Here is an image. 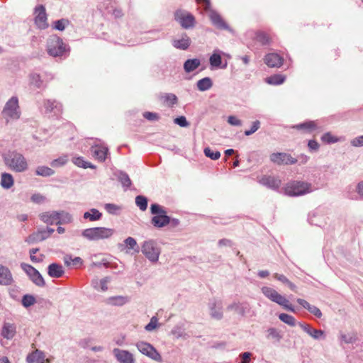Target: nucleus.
Listing matches in <instances>:
<instances>
[{"label":"nucleus","instance_id":"7ed1b4c3","mask_svg":"<svg viewBox=\"0 0 363 363\" xmlns=\"http://www.w3.org/2000/svg\"><path fill=\"white\" fill-rule=\"evenodd\" d=\"M262 291L266 297H267L272 301L275 302L279 306H282L283 308L291 312H295L294 307L289 303V300H287L282 295L279 294L275 289L268 286H264L262 288Z\"/></svg>","mask_w":363,"mask_h":363},{"label":"nucleus","instance_id":"bf43d9fd","mask_svg":"<svg viewBox=\"0 0 363 363\" xmlns=\"http://www.w3.org/2000/svg\"><path fill=\"white\" fill-rule=\"evenodd\" d=\"M308 311L318 318H320L322 316L320 310L315 306H311Z\"/></svg>","mask_w":363,"mask_h":363},{"label":"nucleus","instance_id":"72a5a7b5","mask_svg":"<svg viewBox=\"0 0 363 363\" xmlns=\"http://www.w3.org/2000/svg\"><path fill=\"white\" fill-rule=\"evenodd\" d=\"M55 171L51 168L45 166H39L36 168L35 174L38 176L49 177L53 175Z\"/></svg>","mask_w":363,"mask_h":363},{"label":"nucleus","instance_id":"4468645a","mask_svg":"<svg viewBox=\"0 0 363 363\" xmlns=\"http://www.w3.org/2000/svg\"><path fill=\"white\" fill-rule=\"evenodd\" d=\"M264 61L269 67H280L284 63V58L277 53L272 52L264 56Z\"/></svg>","mask_w":363,"mask_h":363},{"label":"nucleus","instance_id":"79ce46f5","mask_svg":"<svg viewBox=\"0 0 363 363\" xmlns=\"http://www.w3.org/2000/svg\"><path fill=\"white\" fill-rule=\"evenodd\" d=\"M35 302V298L31 295H25L22 298V304L25 307H29Z\"/></svg>","mask_w":363,"mask_h":363},{"label":"nucleus","instance_id":"4c0bfd02","mask_svg":"<svg viewBox=\"0 0 363 363\" xmlns=\"http://www.w3.org/2000/svg\"><path fill=\"white\" fill-rule=\"evenodd\" d=\"M204 155L211 160H216L220 158V153L219 151L213 150L210 147H206L203 150Z\"/></svg>","mask_w":363,"mask_h":363},{"label":"nucleus","instance_id":"58836bf2","mask_svg":"<svg viewBox=\"0 0 363 363\" xmlns=\"http://www.w3.org/2000/svg\"><path fill=\"white\" fill-rule=\"evenodd\" d=\"M210 65L212 67H218L222 62V58L220 54L213 53L209 59Z\"/></svg>","mask_w":363,"mask_h":363},{"label":"nucleus","instance_id":"f3484780","mask_svg":"<svg viewBox=\"0 0 363 363\" xmlns=\"http://www.w3.org/2000/svg\"><path fill=\"white\" fill-rule=\"evenodd\" d=\"M60 215L61 213L55 211L52 213L47 212L42 213L40 217L43 222L48 224H60L61 223Z\"/></svg>","mask_w":363,"mask_h":363},{"label":"nucleus","instance_id":"c756f323","mask_svg":"<svg viewBox=\"0 0 363 363\" xmlns=\"http://www.w3.org/2000/svg\"><path fill=\"white\" fill-rule=\"evenodd\" d=\"M14 183L13 176L9 173H3L1 177V185L4 189H10Z\"/></svg>","mask_w":363,"mask_h":363},{"label":"nucleus","instance_id":"6ab92c4d","mask_svg":"<svg viewBox=\"0 0 363 363\" xmlns=\"http://www.w3.org/2000/svg\"><path fill=\"white\" fill-rule=\"evenodd\" d=\"M28 363H49L48 359L45 358L44 353L36 350L27 357Z\"/></svg>","mask_w":363,"mask_h":363},{"label":"nucleus","instance_id":"c03bdc74","mask_svg":"<svg viewBox=\"0 0 363 363\" xmlns=\"http://www.w3.org/2000/svg\"><path fill=\"white\" fill-rule=\"evenodd\" d=\"M119 179L123 186L128 188L131 186V180L127 174H121Z\"/></svg>","mask_w":363,"mask_h":363},{"label":"nucleus","instance_id":"20e7f679","mask_svg":"<svg viewBox=\"0 0 363 363\" xmlns=\"http://www.w3.org/2000/svg\"><path fill=\"white\" fill-rule=\"evenodd\" d=\"M150 210L152 214H157L152 218V223L154 226L162 228L170 223V218L167 216L166 211L158 204H152Z\"/></svg>","mask_w":363,"mask_h":363},{"label":"nucleus","instance_id":"2eb2a0df","mask_svg":"<svg viewBox=\"0 0 363 363\" xmlns=\"http://www.w3.org/2000/svg\"><path fill=\"white\" fill-rule=\"evenodd\" d=\"M93 157L99 162H104L106 159L108 149L102 145H94L91 148Z\"/></svg>","mask_w":363,"mask_h":363},{"label":"nucleus","instance_id":"2f4dec72","mask_svg":"<svg viewBox=\"0 0 363 363\" xmlns=\"http://www.w3.org/2000/svg\"><path fill=\"white\" fill-rule=\"evenodd\" d=\"M102 213L96 208H91L90 211L84 213V218L90 221H96L101 219Z\"/></svg>","mask_w":363,"mask_h":363},{"label":"nucleus","instance_id":"dca6fc26","mask_svg":"<svg viewBox=\"0 0 363 363\" xmlns=\"http://www.w3.org/2000/svg\"><path fill=\"white\" fill-rule=\"evenodd\" d=\"M113 354L121 363H133L134 359L133 354L126 350L114 349Z\"/></svg>","mask_w":363,"mask_h":363},{"label":"nucleus","instance_id":"49530a36","mask_svg":"<svg viewBox=\"0 0 363 363\" xmlns=\"http://www.w3.org/2000/svg\"><path fill=\"white\" fill-rule=\"evenodd\" d=\"M321 140L323 142L326 143H335L337 139L333 136L330 133H325L322 137Z\"/></svg>","mask_w":363,"mask_h":363},{"label":"nucleus","instance_id":"3c124183","mask_svg":"<svg viewBox=\"0 0 363 363\" xmlns=\"http://www.w3.org/2000/svg\"><path fill=\"white\" fill-rule=\"evenodd\" d=\"M143 117L149 121H157L160 118L157 113L149 111L145 112L143 113Z\"/></svg>","mask_w":363,"mask_h":363},{"label":"nucleus","instance_id":"aec40b11","mask_svg":"<svg viewBox=\"0 0 363 363\" xmlns=\"http://www.w3.org/2000/svg\"><path fill=\"white\" fill-rule=\"evenodd\" d=\"M209 18L212 23L218 29L226 30L228 28V25L221 18V16L216 11H211L209 14Z\"/></svg>","mask_w":363,"mask_h":363},{"label":"nucleus","instance_id":"774afa93","mask_svg":"<svg viewBox=\"0 0 363 363\" xmlns=\"http://www.w3.org/2000/svg\"><path fill=\"white\" fill-rule=\"evenodd\" d=\"M251 354L250 352H244L242 354V360L240 363H249Z\"/></svg>","mask_w":363,"mask_h":363},{"label":"nucleus","instance_id":"9b49d317","mask_svg":"<svg viewBox=\"0 0 363 363\" xmlns=\"http://www.w3.org/2000/svg\"><path fill=\"white\" fill-rule=\"evenodd\" d=\"M270 160L278 165L294 164L297 162L296 158L285 152L272 153Z\"/></svg>","mask_w":363,"mask_h":363},{"label":"nucleus","instance_id":"ea45409f","mask_svg":"<svg viewBox=\"0 0 363 363\" xmlns=\"http://www.w3.org/2000/svg\"><path fill=\"white\" fill-rule=\"evenodd\" d=\"M124 242L129 249L135 250L137 252H139V247L137 242L133 238L128 237L125 240Z\"/></svg>","mask_w":363,"mask_h":363},{"label":"nucleus","instance_id":"f257e3e1","mask_svg":"<svg viewBox=\"0 0 363 363\" xmlns=\"http://www.w3.org/2000/svg\"><path fill=\"white\" fill-rule=\"evenodd\" d=\"M113 228L105 227H94L84 230L82 235L89 240H99L111 238L114 234Z\"/></svg>","mask_w":363,"mask_h":363},{"label":"nucleus","instance_id":"bb28decb","mask_svg":"<svg viewBox=\"0 0 363 363\" xmlns=\"http://www.w3.org/2000/svg\"><path fill=\"white\" fill-rule=\"evenodd\" d=\"M261 182L262 184L266 185L272 189H277L281 185V180L274 177H264Z\"/></svg>","mask_w":363,"mask_h":363},{"label":"nucleus","instance_id":"864d4df0","mask_svg":"<svg viewBox=\"0 0 363 363\" xmlns=\"http://www.w3.org/2000/svg\"><path fill=\"white\" fill-rule=\"evenodd\" d=\"M323 334L324 333L323 330L312 328L309 335L313 337L314 339H319L323 336Z\"/></svg>","mask_w":363,"mask_h":363},{"label":"nucleus","instance_id":"393cba45","mask_svg":"<svg viewBox=\"0 0 363 363\" xmlns=\"http://www.w3.org/2000/svg\"><path fill=\"white\" fill-rule=\"evenodd\" d=\"M16 334V326L10 323H4L2 330L1 335L8 340L12 339Z\"/></svg>","mask_w":363,"mask_h":363},{"label":"nucleus","instance_id":"1a4fd4ad","mask_svg":"<svg viewBox=\"0 0 363 363\" xmlns=\"http://www.w3.org/2000/svg\"><path fill=\"white\" fill-rule=\"evenodd\" d=\"M142 252L151 262L157 261L160 253V250L156 247L155 242L152 240L144 242L142 245Z\"/></svg>","mask_w":363,"mask_h":363},{"label":"nucleus","instance_id":"0eeeda50","mask_svg":"<svg viewBox=\"0 0 363 363\" xmlns=\"http://www.w3.org/2000/svg\"><path fill=\"white\" fill-rule=\"evenodd\" d=\"M174 20L185 29L193 28L194 26V16L185 10L177 9L174 13Z\"/></svg>","mask_w":363,"mask_h":363},{"label":"nucleus","instance_id":"680f3d73","mask_svg":"<svg viewBox=\"0 0 363 363\" xmlns=\"http://www.w3.org/2000/svg\"><path fill=\"white\" fill-rule=\"evenodd\" d=\"M31 200L35 203H41L45 200V197L39 194H33L31 197Z\"/></svg>","mask_w":363,"mask_h":363},{"label":"nucleus","instance_id":"603ef678","mask_svg":"<svg viewBox=\"0 0 363 363\" xmlns=\"http://www.w3.org/2000/svg\"><path fill=\"white\" fill-rule=\"evenodd\" d=\"M174 121L176 124L181 127H187L189 125V123L184 116H179L176 118Z\"/></svg>","mask_w":363,"mask_h":363},{"label":"nucleus","instance_id":"412c9836","mask_svg":"<svg viewBox=\"0 0 363 363\" xmlns=\"http://www.w3.org/2000/svg\"><path fill=\"white\" fill-rule=\"evenodd\" d=\"M49 237V234H47L45 230H40L30 235L26 240L29 243H34L41 242Z\"/></svg>","mask_w":363,"mask_h":363},{"label":"nucleus","instance_id":"c9c22d12","mask_svg":"<svg viewBox=\"0 0 363 363\" xmlns=\"http://www.w3.org/2000/svg\"><path fill=\"white\" fill-rule=\"evenodd\" d=\"M72 162H73V163L75 165H77V166H78L79 167H82V168H84V169H86V168H91V169H93V168H94V166L91 164V163L84 161L82 157H78L73 158Z\"/></svg>","mask_w":363,"mask_h":363},{"label":"nucleus","instance_id":"473e14b6","mask_svg":"<svg viewBox=\"0 0 363 363\" xmlns=\"http://www.w3.org/2000/svg\"><path fill=\"white\" fill-rule=\"evenodd\" d=\"M213 83L209 77H204L197 82V88L201 91L211 89Z\"/></svg>","mask_w":363,"mask_h":363},{"label":"nucleus","instance_id":"a18cd8bd","mask_svg":"<svg viewBox=\"0 0 363 363\" xmlns=\"http://www.w3.org/2000/svg\"><path fill=\"white\" fill-rule=\"evenodd\" d=\"M30 83L36 87H40L42 84L40 77L38 74H33L30 77Z\"/></svg>","mask_w":363,"mask_h":363},{"label":"nucleus","instance_id":"6e6d98bb","mask_svg":"<svg viewBox=\"0 0 363 363\" xmlns=\"http://www.w3.org/2000/svg\"><path fill=\"white\" fill-rule=\"evenodd\" d=\"M341 339L345 343H352L355 341L356 337L351 334H344L341 335Z\"/></svg>","mask_w":363,"mask_h":363},{"label":"nucleus","instance_id":"37998d69","mask_svg":"<svg viewBox=\"0 0 363 363\" xmlns=\"http://www.w3.org/2000/svg\"><path fill=\"white\" fill-rule=\"evenodd\" d=\"M110 301L113 305L122 306L127 302V299L123 296H116L111 298Z\"/></svg>","mask_w":363,"mask_h":363},{"label":"nucleus","instance_id":"338daca9","mask_svg":"<svg viewBox=\"0 0 363 363\" xmlns=\"http://www.w3.org/2000/svg\"><path fill=\"white\" fill-rule=\"evenodd\" d=\"M308 147L313 150H317L319 147L318 143L315 140H309L308 143Z\"/></svg>","mask_w":363,"mask_h":363},{"label":"nucleus","instance_id":"69168bd1","mask_svg":"<svg viewBox=\"0 0 363 363\" xmlns=\"http://www.w3.org/2000/svg\"><path fill=\"white\" fill-rule=\"evenodd\" d=\"M109 281V279L106 277L102 279L100 281L101 289L103 291H106L108 289L107 284Z\"/></svg>","mask_w":363,"mask_h":363},{"label":"nucleus","instance_id":"0e129e2a","mask_svg":"<svg viewBox=\"0 0 363 363\" xmlns=\"http://www.w3.org/2000/svg\"><path fill=\"white\" fill-rule=\"evenodd\" d=\"M45 108L48 111H52L55 108H57V103L55 101H48L45 103Z\"/></svg>","mask_w":363,"mask_h":363},{"label":"nucleus","instance_id":"a211bd4d","mask_svg":"<svg viewBox=\"0 0 363 363\" xmlns=\"http://www.w3.org/2000/svg\"><path fill=\"white\" fill-rule=\"evenodd\" d=\"M13 281L9 269L0 264V285H11Z\"/></svg>","mask_w":363,"mask_h":363},{"label":"nucleus","instance_id":"f03ea898","mask_svg":"<svg viewBox=\"0 0 363 363\" xmlns=\"http://www.w3.org/2000/svg\"><path fill=\"white\" fill-rule=\"evenodd\" d=\"M4 162L11 170L23 172L28 169V162L23 155L13 152L4 158Z\"/></svg>","mask_w":363,"mask_h":363},{"label":"nucleus","instance_id":"5fc2aeb1","mask_svg":"<svg viewBox=\"0 0 363 363\" xmlns=\"http://www.w3.org/2000/svg\"><path fill=\"white\" fill-rule=\"evenodd\" d=\"M268 335L269 337L275 339L277 341H279L281 337L279 332H277L275 328H269L268 330Z\"/></svg>","mask_w":363,"mask_h":363},{"label":"nucleus","instance_id":"052dcab7","mask_svg":"<svg viewBox=\"0 0 363 363\" xmlns=\"http://www.w3.org/2000/svg\"><path fill=\"white\" fill-rule=\"evenodd\" d=\"M228 122L233 125H241V121L235 116H230L228 118Z\"/></svg>","mask_w":363,"mask_h":363},{"label":"nucleus","instance_id":"e2e57ef3","mask_svg":"<svg viewBox=\"0 0 363 363\" xmlns=\"http://www.w3.org/2000/svg\"><path fill=\"white\" fill-rule=\"evenodd\" d=\"M274 277L276 279L281 281L283 284H286L289 282V281L284 275L279 274H277V273L274 274Z\"/></svg>","mask_w":363,"mask_h":363},{"label":"nucleus","instance_id":"c85d7f7f","mask_svg":"<svg viewBox=\"0 0 363 363\" xmlns=\"http://www.w3.org/2000/svg\"><path fill=\"white\" fill-rule=\"evenodd\" d=\"M297 130H303L307 133H311L317 128V124L315 121H307L293 127Z\"/></svg>","mask_w":363,"mask_h":363},{"label":"nucleus","instance_id":"b1692460","mask_svg":"<svg viewBox=\"0 0 363 363\" xmlns=\"http://www.w3.org/2000/svg\"><path fill=\"white\" fill-rule=\"evenodd\" d=\"M191 44V40L186 34H184L181 39L174 40L172 45L174 48L180 50H186Z\"/></svg>","mask_w":363,"mask_h":363},{"label":"nucleus","instance_id":"ddd939ff","mask_svg":"<svg viewBox=\"0 0 363 363\" xmlns=\"http://www.w3.org/2000/svg\"><path fill=\"white\" fill-rule=\"evenodd\" d=\"M35 24L40 29L46 28L48 26V23L47 22V15L45 7L43 5L38 6L35 8Z\"/></svg>","mask_w":363,"mask_h":363},{"label":"nucleus","instance_id":"de8ad7c7","mask_svg":"<svg viewBox=\"0 0 363 363\" xmlns=\"http://www.w3.org/2000/svg\"><path fill=\"white\" fill-rule=\"evenodd\" d=\"M260 123L259 121H255L253 122L252 125L250 130H247L245 131V135H250L255 132H256L259 128Z\"/></svg>","mask_w":363,"mask_h":363},{"label":"nucleus","instance_id":"cd10ccee","mask_svg":"<svg viewBox=\"0 0 363 363\" xmlns=\"http://www.w3.org/2000/svg\"><path fill=\"white\" fill-rule=\"evenodd\" d=\"M286 76L280 74H273L265 79V82L270 85H279L284 82Z\"/></svg>","mask_w":363,"mask_h":363},{"label":"nucleus","instance_id":"9d476101","mask_svg":"<svg viewBox=\"0 0 363 363\" xmlns=\"http://www.w3.org/2000/svg\"><path fill=\"white\" fill-rule=\"evenodd\" d=\"M21 267L34 284H35L38 286H45V281L41 274L36 269H35L31 265L26 263H22L21 264Z\"/></svg>","mask_w":363,"mask_h":363},{"label":"nucleus","instance_id":"f8f14e48","mask_svg":"<svg viewBox=\"0 0 363 363\" xmlns=\"http://www.w3.org/2000/svg\"><path fill=\"white\" fill-rule=\"evenodd\" d=\"M138 350L143 354L150 357L154 360H160V354L149 343L140 342L137 344Z\"/></svg>","mask_w":363,"mask_h":363},{"label":"nucleus","instance_id":"13d9d810","mask_svg":"<svg viewBox=\"0 0 363 363\" xmlns=\"http://www.w3.org/2000/svg\"><path fill=\"white\" fill-rule=\"evenodd\" d=\"M351 144L354 147L363 146V135H360L354 138L352 140Z\"/></svg>","mask_w":363,"mask_h":363},{"label":"nucleus","instance_id":"f704fd0d","mask_svg":"<svg viewBox=\"0 0 363 363\" xmlns=\"http://www.w3.org/2000/svg\"><path fill=\"white\" fill-rule=\"evenodd\" d=\"M279 318L280 320L290 326L293 327L296 325V319L291 315L286 313H281L279 315Z\"/></svg>","mask_w":363,"mask_h":363},{"label":"nucleus","instance_id":"5701e85b","mask_svg":"<svg viewBox=\"0 0 363 363\" xmlns=\"http://www.w3.org/2000/svg\"><path fill=\"white\" fill-rule=\"evenodd\" d=\"M64 269L62 265L52 263L48 266V274L53 278H60L64 274Z\"/></svg>","mask_w":363,"mask_h":363},{"label":"nucleus","instance_id":"4be33fe9","mask_svg":"<svg viewBox=\"0 0 363 363\" xmlns=\"http://www.w3.org/2000/svg\"><path fill=\"white\" fill-rule=\"evenodd\" d=\"M162 105L167 107H173L178 102L177 96L174 94H164L160 96Z\"/></svg>","mask_w":363,"mask_h":363},{"label":"nucleus","instance_id":"6e6552de","mask_svg":"<svg viewBox=\"0 0 363 363\" xmlns=\"http://www.w3.org/2000/svg\"><path fill=\"white\" fill-rule=\"evenodd\" d=\"M48 52L53 56L57 57L62 55L65 50V48L64 46V43L58 36L52 35L49 38L48 40Z\"/></svg>","mask_w":363,"mask_h":363},{"label":"nucleus","instance_id":"8fccbe9b","mask_svg":"<svg viewBox=\"0 0 363 363\" xmlns=\"http://www.w3.org/2000/svg\"><path fill=\"white\" fill-rule=\"evenodd\" d=\"M157 318L156 317H152L150 321V323L145 326V330L147 331H152L157 328Z\"/></svg>","mask_w":363,"mask_h":363},{"label":"nucleus","instance_id":"e433bc0d","mask_svg":"<svg viewBox=\"0 0 363 363\" xmlns=\"http://www.w3.org/2000/svg\"><path fill=\"white\" fill-rule=\"evenodd\" d=\"M135 203L143 211H145L147 208V199L144 196H137L135 198Z\"/></svg>","mask_w":363,"mask_h":363},{"label":"nucleus","instance_id":"a878e982","mask_svg":"<svg viewBox=\"0 0 363 363\" xmlns=\"http://www.w3.org/2000/svg\"><path fill=\"white\" fill-rule=\"evenodd\" d=\"M200 65V60L197 58L189 59L184 64V69L186 72L189 73L196 70Z\"/></svg>","mask_w":363,"mask_h":363},{"label":"nucleus","instance_id":"423d86ee","mask_svg":"<svg viewBox=\"0 0 363 363\" xmlns=\"http://www.w3.org/2000/svg\"><path fill=\"white\" fill-rule=\"evenodd\" d=\"M310 185L308 183L294 181L286 184L285 187L286 194L294 196L303 195L309 192Z\"/></svg>","mask_w":363,"mask_h":363},{"label":"nucleus","instance_id":"4d7b16f0","mask_svg":"<svg viewBox=\"0 0 363 363\" xmlns=\"http://www.w3.org/2000/svg\"><path fill=\"white\" fill-rule=\"evenodd\" d=\"M68 21L65 19H60L55 22L54 28L59 30H63L65 28V23H67Z\"/></svg>","mask_w":363,"mask_h":363},{"label":"nucleus","instance_id":"39448f33","mask_svg":"<svg viewBox=\"0 0 363 363\" xmlns=\"http://www.w3.org/2000/svg\"><path fill=\"white\" fill-rule=\"evenodd\" d=\"M2 115L8 121L9 119H18L20 118L21 111L19 110L18 100L17 97H11L6 104Z\"/></svg>","mask_w":363,"mask_h":363},{"label":"nucleus","instance_id":"7c9ffc66","mask_svg":"<svg viewBox=\"0 0 363 363\" xmlns=\"http://www.w3.org/2000/svg\"><path fill=\"white\" fill-rule=\"evenodd\" d=\"M255 40L262 45H269L272 41L270 35L263 31H258L256 33Z\"/></svg>","mask_w":363,"mask_h":363},{"label":"nucleus","instance_id":"09e8293b","mask_svg":"<svg viewBox=\"0 0 363 363\" xmlns=\"http://www.w3.org/2000/svg\"><path fill=\"white\" fill-rule=\"evenodd\" d=\"M211 315L213 318L220 320L223 317V313L221 308L218 310L216 309V303L213 304V307L211 308Z\"/></svg>","mask_w":363,"mask_h":363},{"label":"nucleus","instance_id":"a19ab883","mask_svg":"<svg viewBox=\"0 0 363 363\" xmlns=\"http://www.w3.org/2000/svg\"><path fill=\"white\" fill-rule=\"evenodd\" d=\"M67 156H63V157H60L56 160H54L52 162H51V166L52 167H62L63 165H65L67 162Z\"/></svg>","mask_w":363,"mask_h":363}]
</instances>
